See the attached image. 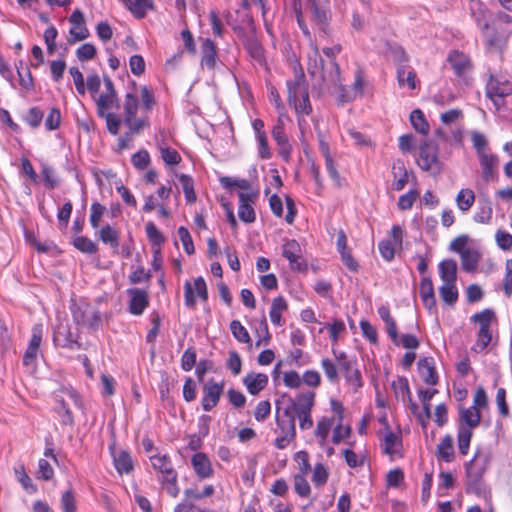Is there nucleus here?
Returning a JSON list of instances; mask_svg holds the SVG:
<instances>
[{
    "label": "nucleus",
    "mask_w": 512,
    "mask_h": 512,
    "mask_svg": "<svg viewBox=\"0 0 512 512\" xmlns=\"http://www.w3.org/2000/svg\"><path fill=\"white\" fill-rule=\"evenodd\" d=\"M153 468L161 475L158 480L166 492L177 497L180 489L177 485L178 474L174 469L171 458L167 454H155L149 457Z\"/></svg>",
    "instance_id": "obj_1"
},
{
    "label": "nucleus",
    "mask_w": 512,
    "mask_h": 512,
    "mask_svg": "<svg viewBox=\"0 0 512 512\" xmlns=\"http://www.w3.org/2000/svg\"><path fill=\"white\" fill-rule=\"evenodd\" d=\"M468 11L470 16L475 21L478 28L487 38L490 46L497 44V39L489 36L490 22L492 20V13L487 5L481 0H470L468 3Z\"/></svg>",
    "instance_id": "obj_2"
},
{
    "label": "nucleus",
    "mask_w": 512,
    "mask_h": 512,
    "mask_svg": "<svg viewBox=\"0 0 512 512\" xmlns=\"http://www.w3.org/2000/svg\"><path fill=\"white\" fill-rule=\"evenodd\" d=\"M418 166L433 175L441 171V163L438 158V145L431 140H424L419 145Z\"/></svg>",
    "instance_id": "obj_3"
},
{
    "label": "nucleus",
    "mask_w": 512,
    "mask_h": 512,
    "mask_svg": "<svg viewBox=\"0 0 512 512\" xmlns=\"http://www.w3.org/2000/svg\"><path fill=\"white\" fill-rule=\"evenodd\" d=\"M73 320L77 325L97 329L101 323L100 312L86 302L73 303L71 306Z\"/></svg>",
    "instance_id": "obj_4"
},
{
    "label": "nucleus",
    "mask_w": 512,
    "mask_h": 512,
    "mask_svg": "<svg viewBox=\"0 0 512 512\" xmlns=\"http://www.w3.org/2000/svg\"><path fill=\"white\" fill-rule=\"evenodd\" d=\"M196 295L200 300L206 302L208 300V290L205 280L200 276L191 284L190 281L184 283V300L188 308H195Z\"/></svg>",
    "instance_id": "obj_5"
},
{
    "label": "nucleus",
    "mask_w": 512,
    "mask_h": 512,
    "mask_svg": "<svg viewBox=\"0 0 512 512\" xmlns=\"http://www.w3.org/2000/svg\"><path fill=\"white\" fill-rule=\"evenodd\" d=\"M512 93V84L509 81H500L494 76H490L486 84V95L493 103L499 107L503 99Z\"/></svg>",
    "instance_id": "obj_6"
},
{
    "label": "nucleus",
    "mask_w": 512,
    "mask_h": 512,
    "mask_svg": "<svg viewBox=\"0 0 512 512\" xmlns=\"http://www.w3.org/2000/svg\"><path fill=\"white\" fill-rule=\"evenodd\" d=\"M282 254L289 261L292 270L304 271L307 269V265L302 259L301 246L296 240L286 241L282 248Z\"/></svg>",
    "instance_id": "obj_7"
},
{
    "label": "nucleus",
    "mask_w": 512,
    "mask_h": 512,
    "mask_svg": "<svg viewBox=\"0 0 512 512\" xmlns=\"http://www.w3.org/2000/svg\"><path fill=\"white\" fill-rule=\"evenodd\" d=\"M286 85L288 91L287 101L289 105H292V103L298 101L300 97L309 94L308 84L306 82L305 74L302 68H299V70L295 69L294 79L288 80Z\"/></svg>",
    "instance_id": "obj_8"
},
{
    "label": "nucleus",
    "mask_w": 512,
    "mask_h": 512,
    "mask_svg": "<svg viewBox=\"0 0 512 512\" xmlns=\"http://www.w3.org/2000/svg\"><path fill=\"white\" fill-rule=\"evenodd\" d=\"M69 22L71 23V28L69 30L70 38L68 39L70 44L82 41L89 36V31L85 25L84 15L79 9L72 12L69 17Z\"/></svg>",
    "instance_id": "obj_9"
},
{
    "label": "nucleus",
    "mask_w": 512,
    "mask_h": 512,
    "mask_svg": "<svg viewBox=\"0 0 512 512\" xmlns=\"http://www.w3.org/2000/svg\"><path fill=\"white\" fill-rule=\"evenodd\" d=\"M224 388V383L208 381L203 387V397L201 400L204 411H211L219 402Z\"/></svg>",
    "instance_id": "obj_10"
},
{
    "label": "nucleus",
    "mask_w": 512,
    "mask_h": 512,
    "mask_svg": "<svg viewBox=\"0 0 512 512\" xmlns=\"http://www.w3.org/2000/svg\"><path fill=\"white\" fill-rule=\"evenodd\" d=\"M447 62L450 64L455 75L459 78H464L472 70L469 57L457 50L449 52Z\"/></svg>",
    "instance_id": "obj_11"
},
{
    "label": "nucleus",
    "mask_w": 512,
    "mask_h": 512,
    "mask_svg": "<svg viewBox=\"0 0 512 512\" xmlns=\"http://www.w3.org/2000/svg\"><path fill=\"white\" fill-rule=\"evenodd\" d=\"M53 341L56 345L70 350L81 349L82 345L73 336L68 325L60 324L54 332Z\"/></svg>",
    "instance_id": "obj_12"
},
{
    "label": "nucleus",
    "mask_w": 512,
    "mask_h": 512,
    "mask_svg": "<svg viewBox=\"0 0 512 512\" xmlns=\"http://www.w3.org/2000/svg\"><path fill=\"white\" fill-rule=\"evenodd\" d=\"M257 197V193H239V208H238V216L241 221L245 223H252L255 221V211L252 207L255 199Z\"/></svg>",
    "instance_id": "obj_13"
},
{
    "label": "nucleus",
    "mask_w": 512,
    "mask_h": 512,
    "mask_svg": "<svg viewBox=\"0 0 512 512\" xmlns=\"http://www.w3.org/2000/svg\"><path fill=\"white\" fill-rule=\"evenodd\" d=\"M130 297L129 312L133 315H141L149 305L148 293L139 288H131L127 290Z\"/></svg>",
    "instance_id": "obj_14"
},
{
    "label": "nucleus",
    "mask_w": 512,
    "mask_h": 512,
    "mask_svg": "<svg viewBox=\"0 0 512 512\" xmlns=\"http://www.w3.org/2000/svg\"><path fill=\"white\" fill-rule=\"evenodd\" d=\"M315 402V393L314 392H305L299 394L295 400H291L290 405L286 408H289L291 414L294 416L297 414H305L311 413L312 408Z\"/></svg>",
    "instance_id": "obj_15"
},
{
    "label": "nucleus",
    "mask_w": 512,
    "mask_h": 512,
    "mask_svg": "<svg viewBox=\"0 0 512 512\" xmlns=\"http://www.w3.org/2000/svg\"><path fill=\"white\" fill-rule=\"evenodd\" d=\"M191 464L195 474L200 479H207L213 476L214 470L212 463L205 453L198 452L191 458Z\"/></svg>",
    "instance_id": "obj_16"
},
{
    "label": "nucleus",
    "mask_w": 512,
    "mask_h": 512,
    "mask_svg": "<svg viewBox=\"0 0 512 512\" xmlns=\"http://www.w3.org/2000/svg\"><path fill=\"white\" fill-rule=\"evenodd\" d=\"M468 489L477 490L480 486L484 468L478 465L476 456L465 465Z\"/></svg>",
    "instance_id": "obj_17"
},
{
    "label": "nucleus",
    "mask_w": 512,
    "mask_h": 512,
    "mask_svg": "<svg viewBox=\"0 0 512 512\" xmlns=\"http://www.w3.org/2000/svg\"><path fill=\"white\" fill-rule=\"evenodd\" d=\"M385 429L386 433L381 441L380 446L384 454L392 457L402 447V438L400 434H396L393 431H391L387 424Z\"/></svg>",
    "instance_id": "obj_18"
},
{
    "label": "nucleus",
    "mask_w": 512,
    "mask_h": 512,
    "mask_svg": "<svg viewBox=\"0 0 512 512\" xmlns=\"http://www.w3.org/2000/svg\"><path fill=\"white\" fill-rule=\"evenodd\" d=\"M217 63V46L209 38L201 45V64L209 70H214Z\"/></svg>",
    "instance_id": "obj_19"
},
{
    "label": "nucleus",
    "mask_w": 512,
    "mask_h": 512,
    "mask_svg": "<svg viewBox=\"0 0 512 512\" xmlns=\"http://www.w3.org/2000/svg\"><path fill=\"white\" fill-rule=\"evenodd\" d=\"M338 368L344 374L347 383L354 389L362 387L363 382L361 373L354 367V362L352 360H343Z\"/></svg>",
    "instance_id": "obj_20"
},
{
    "label": "nucleus",
    "mask_w": 512,
    "mask_h": 512,
    "mask_svg": "<svg viewBox=\"0 0 512 512\" xmlns=\"http://www.w3.org/2000/svg\"><path fill=\"white\" fill-rule=\"evenodd\" d=\"M418 370L422 380L428 385H436L438 376L434 367L432 357H424L418 361Z\"/></svg>",
    "instance_id": "obj_21"
},
{
    "label": "nucleus",
    "mask_w": 512,
    "mask_h": 512,
    "mask_svg": "<svg viewBox=\"0 0 512 512\" xmlns=\"http://www.w3.org/2000/svg\"><path fill=\"white\" fill-rule=\"evenodd\" d=\"M419 294L425 308L432 311L436 307V299L432 280L429 277H423L420 282Z\"/></svg>",
    "instance_id": "obj_22"
},
{
    "label": "nucleus",
    "mask_w": 512,
    "mask_h": 512,
    "mask_svg": "<svg viewBox=\"0 0 512 512\" xmlns=\"http://www.w3.org/2000/svg\"><path fill=\"white\" fill-rule=\"evenodd\" d=\"M243 383L251 395L259 394L268 384V376L264 373H249Z\"/></svg>",
    "instance_id": "obj_23"
},
{
    "label": "nucleus",
    "mask_w": 512,
    "mask_h": 512,
    "mask_svg": "<svg viewBox=\"0 0 512 512\" xmlns=\"http://www.w3.org/2000/svg\"><path fill=\"white\" fill-rule=\"evenodd\" d=\"M479 163L482 167V178L489 181L494 177V174L499 165V159L496 155L487 152L478 156Z\"/></svg>",
    "instance_id": "obj_24"
},
{
    "label": "nucleus",
    "mask_w": 512,
    "mask_h": 512,
    "mask_svg": "<svg viewBox=\"0 0 512 512\" xmlns=\"http://www.w3.org/2000/svg\"><path fill=\"white\" fill-rule=\"evenodd\" d=\"M284 417H276V424L279 428L281 435H286L288 437L294 438L296 437V426H295V416L291 414L289 408L284 409Z\"/></svg>",
    "instance_id": "obj_25"
},
{
    "label": "nucleus",
    "mask_w": 512,
    "mask_h": 512,
    "mask_svg": "<svg viewBox=\"0 0 512 512\" xmlns=\"http://www.w3.org/2000/svg\"><path fill=\"white\" fill-rule=\"evenodd\" d=\"M98 237L104 244L109 245L115 253L118 252L120 233L117 229L107 224L99 230Z\"/></svg>",
    "instance_id": "obj_26"
},
{
    "label": "nucleus",
    "mask_w": 512,
    "mask_h": 512,
    "mask_svg": "<svg viewBox=\"0 0 512 512\" xmlns=\"http://www.w3.org/2000/svg\"><path fill=\"white\" fill-rule=\"evenodd\" d=\"M459 419V426L469 427L472 431L480 424L481 414L476 407L462 408L459 411Z\"/></svg>",
    "instance_id": "obj_27"
},
{
    "label": "nucleus",
    "mask_w": 512,
    "mask_h": 512,
    "mask_svg": "<svg viewBox=\"0 0 512 512\" xmlns=\"http://www.w3.org/2000/svg\"><path fill=\"white\" fill-rule=\"evenodd\" d=\"M439 275L443 283H456L457 263L453 259H445L439 263Z\"/></svg>",
    "instance_id": "obj_28"
},
{
    "label": "nucleus",
    "mask_w": 512,
    "mask_h": 512,
    "mask_svg": "<svg viewBox=\"0 0 512 512\" xmlns=\"http://www.w3.org/2000/svg\"><path fill=\"white\" fill-rule=\"evenodd\" d=\"M122 3L138 19L144 18L153 7L152 0H122Z\"/></svg>",
    "instance_id": "obj_29"
},
{
    "label": "nucleus",
    "mask_w": 512,
    "mask_h": 512,
    "mask_svg": "<svg viewBox=\"0 0 512 512\" xmlns=\"http://www.w3.org/2000/svg\"><path fill=\"white\" fill-rule=\"evenodd\" d=\"M392 174L394 176L393 189L401 191L408 182V173L402 160H396L393 163Z\"/></svg>",
    "instance_id": "obj_30"
},
{
    "label": "nucleus",
    "mask_w": 512,
    "mask_h": 512,
    "mask_svg": "<svg viewBox=\"0 0 512 512\" xmlns=\"http://www.w3.org/2000/svg\"><path fill=\"white\" fill-rule=\"evenodd\" d=\"M98 115L110 113V110L119 108V98L117 94H100L96 99Z\"/></svg>",
    "instance_id": "obj_31"
},
{
    "label": "nucleus",
    "mask_w": 512,
    "mask_h": 512,
    "mask_svg": "<svg viewBox=\"0 0 512 512\" xmlns=\"http://www.w3.org/2000/svg\"><path fill=\"white\" fill-rule=\"evenodd\" d=\"M308 3L312 20L324 31L328 22V11L317 0H308Z\"/></svg>",
    "instance_id": "obj_32"
},
{
    "label": "nucleus",
    "mask_w": 512,
    "mask_h": 512,
    "mask_svg": "<svg viewBox=\"0 0 512 512\" xmlns=\"http://www.w3.org/2000/svg\"><path fill=\"white\" fill-rule=\"evenodd\" d=\"M481 260V254L475 249H466L461 253L462 269L466 272H474Z\"/></svg>",
    "instance_id": "obj_33"
},
{
    "label": "nucleus",
    "mask_w": 512,
    "mask_h": 512,
    "mask_svg": "<svg viewBox=\"0 0 512 512\" xmlns=\"http://www.w3.org/2000/svg\"><path fill=\"white\" fill-rule=\"evenodd\" d=\"M437 457L447 463H450L455 458L453 438L451 435H446L437 446Z\"/></svg>",
    "instance_id": "obj_34"
},
{
    "label": "nucleus",
    "mask_w": 512,
    "mask_h": 512,
    "mask_svg": "<svg viewBox=\"0 0 512 512\" xmlns=\"http://www.w3.org/2000/svg\"><path fill=\"white\" fill-rule=\"evenodd\" d=\"M493 208L489 199L479 201L478 210L474 214V221L481 224H488L492 220Z\"/></svg>",
    "instance_id": "obj_35"
},
{
    "label": "nucleus",
    "mask_w": 512,
    "mask_h": 512,
    "mask_svg": "<svg viewBox=\"0 0 512 512\" xmlns=\"http://www.w3.org/2000/svg\"><path fill=\"white\" fill-rule=\"evenodd\" d=\"M455 201L460 211L468 212L475 202V193L469 188H463L458 192Z\"/></svg>",
    "instance_id": "obj_36"
},
{
    "label": "nucleus",
    "mask_w": 512,
    "mask_h": 512,
    "mask_svg": "<svg viewBox=\"0 0 512 512\" xmlns=\"http://www.w3.org/2000/svg\"><path fill=\"white\" fill-rule=\"evenodd\" d=\"M286 309H287V302L282 296L276 297L272 301L269 315H270L271 322L274 325H276V326L282 325V312L285 311Z\"/></svg>",
    "instance_id": "obj_37"
},
{
    "label": "nucleus",
    "mask_w": 512,
    "mask_h": 512,
    "mask_svg": "<svg viewBox=\"0 0 512 512\" xmlns=\"http://www.w3.org/2000/svg\"><path fill=\"white\" fill-rule=\"evenodd\" d=\"M439 295L444 303L453 306L458 300V289L456 283H443L439 287Z\"/></svg>",
    "instance_id": "obj_38"
},
{
    "label": "nucleus",
    "mask_w": 512,
    "mask_h": 512,
    "mask_svg": "<svg viewBox=\"0 0 512 512\" xmlns=\"http://www.w3.org/2000/svg\"><path fill=\"white\" fill-rule=\"evenodd\" d=\"M139 102L137 96L132 93H126L124 97L123 109H124V122H129V118H134L137 114Z\"/></svg>",
    "instance_id": "obj_39"
},
{
    "label": "nucleus",
    "mask_w": 512,
    "mask_h": 512,
    "mask_svg": "<svg viewBox=\"0 0 512 512\" xmlns=\"http://www.w3.org/2000/svg\"><path fill=\"white\" fill-rule=\"evenodd\" d=\"M410 121L411 125L418 133L423 135L428 134L430 126L420 109H415L411 112Z\"/></svg>",
    "instance_id": "obj_40"
},
{
    "label": "nucleus",
    "mask_w": 512,
    "mask_h": 512,
    "mask_svg": "<svg viewBox=\"0 0 512 512\" xmlns=\"http://www.w3.org/2000/svg\"><path fill=\"white\" fill-rule=\"evenodd\" d=\"M473 432L469 427L458 426L457 440L460 454L466 455L469 451Z\"/></svg>",
    "instance_id": "obj_41"
},
{
    "label": "nucleus",
    "mask_w": 512,
    "mask_h": 512,
    "mask_svg": "<svg viewBox=\"0 0 512 512\" xmlns=\"http://www.w3.org/2000/svg\"><path fill=\"white\" fill-rule=\"evenodd\" d=\"M397 81L400 87H403L405 84L410 89L416 88V73L413 70L406 71L404 65H400L397 68Z\"/></svg>",
    "instance_id": "obj_42"
},
{
    "label": "nucleus",
    "mask_w": 512,
    "mask_h": 512,
    "mask_svg": "<svg viewBox=\"0 0 512 512\" xmlns=\"http://www.w3.org/2000/svg\"><path fill=\"white\" fill-rule=\"evenodd\" d=\"M307 70L312 77H315L317 75H320L321 77L322 74L324 73V60L319 55L317 49H315L313 54L309 56Z\"/></svg>",
    "instance_id": "obj_43"
},
{
    "label": "nucleus",
    "mask_w": 512,
    "mask_h": 512,
    "mask_svg": "<svg viewBox=\"0 0 512 512\" xmlns=\"http://www.w3.org/2000/svg\"><path fill=\"white\" fill-rule=\"evenodd\" d=\"M115 468L119 473H129L133 469V463L130 455L121 451L118 455H113Z\"/></svg>",
    "instance_id": "obj_44"
},
{
    "label": "nucleus",
    "mask_w": 512,
    "mask_h": 512,
    "mask_svg": "<svg viewBox=\"0 0 512 512\" xmlns=\"http://www.w3.org/2000/svg\"><path fill=\"white\" fill-rule=\"evenodd\" d=\"M495 318V313L492 309H484L483 311L471 316L470 320L479 324V329H490L492 320Z\"/></svg>",
    "instance_id": "obj_45"
},
{
    "label": "nucleus",
    "mask_w": 512,
    "mask_h": 512,
    "mask_svg": "<svg viewBox=\"0 0 512 512\" xmlns=\"http://www.w3.org/2000/svg\"><path fill=\"white\" fill-rule=\"evenodd\" d=\"M179 181L182 185L187 203H194L196 201V194L194 191V181L192 177L187 174H181L179 176Z\"/></svg>",
    "instance_id": "obj_46"
},
{
    "label": "nucleus",
    "mask_w": 512,
    "mask_h": 512,
    "mask_svg": "<svg viewBox=\"0 0 512 512\" xmlns=\"http://www.w3.org/2000/svg\"><path fill=\"white\" fill-rule=\"evenodd\" d=\"M244 47L250 56L255 60H260L263 56V50L259 41L253 36H247L244 39Z\"/></svg>",
    "instance_id": "obj_47"
},
{
    "label": "nucleus",
    "mask_w": 512,
    "mask_h": 512,
    "mask_svg": "<svg viewBox=\"0 0 512 512\" xmlns=\"http://www.w3.org/2000/svg\"><path fill=\"white\" fill-rule=\"evenodd\" d=\"M73 245L76 249L86 254H95L98 251L97 245L85 236L75 237Z\"/></svg>",
    "instance_id": "obj_48"
},
{
    "label": "nucleus",
    "mask_w": 512,
    "mask_h": 512,
    "mask_svg": "<svg viewBox=\"0 0 512 512\" xmlns=\"http://www.w3.org/2000/svg\"><path fill=\"white\" fill-rule=\"evenodd\" d=\"M145 231L149 241L152 243L153 248H160L164 243L165 238L158 230L153 222H148L145 226Z\"/></svg>",
    "instance_id": "obj_49"
},
{
    "label": "nucleus",
    "mask_w": 512,
    "mask_h": 512,
    "mask_svg": "<svg viewBox=\"0 0 512 512\" xmlns=\"http://www.w3.org/2000/svg\"><path fill=\"white\" fill-rule=\"evenodd\" d=\"M60 506L63 512H77L76 495L71 489L62 493Z\"/></svg>",
    "instance_id": "obj_50"
},
{
    "label": "nucleus",
    "mask_w": 512,
    "mask_h": 512,
    "mask_svg": "<svg viewBox=\"0 0 512 512\" xmlns=\"http://www.w3.org/2000/svg\"><path fill=\"white\" fill-rule=\"evenodd\" d=\"M321 367L331 383H337L339 381L338 366L332 360L324 358L321 361Z\"/></svg>",
    "instance_id": "obj_51"
},
{
    "label": "nucleus",
    "mask_w": 512,
    "mask_h": 512,
    "mask_svg": "<svg viewBox=\"0 0 512 512\" xmlns=\"http://www.w3.org/2000/svg\"><path fill=\"white\" fill-rule=\"evenodd\" d=\"M230 329L233 336L241 343H250L251 338L247 329L238 320H233L230 323Z\"/></svg>",
    "instance_id": "obj_52"
},
{
    "label": "nucleus",
    "mask_w": 512,
    "mask_h": 512,
    "mask_svg": "<svg viewBox=\"0 0 512 512\" xmlns=\"http://www.w3.org/2000/svg\"><path fill=\"white\" fill-rule=\"evenodd\" d=\"M90 224L94 229H97L100 226V221L107 211L106 207L99 202H93L90 208Z\"/></svg>",
    "instance_id": "obj_53"
},
{
    "label": "nucleus",
    "mask_w": 512,
    "mask_h": 512,
    "mask_svg": "<svg viewBox=\"0 0 512 512\" xmlns=\"http://www.w3.org/2000/svg\"><path fill=\"white\" fill-rule=\"evenodd\" d=\"M492 340V333L490 329H479L477 333V340L474 346L472 347V350L475 352H481L483 351L491 342Z\"/></svg>",
    "instance_id": "obj_54"
},
{
    "label": "nucleus",
    "mask_w": 512,
    "mask_h": 512,
    "mask_svg": "<svg viewBox=\"0 0 512 512\" xmlns=\"http://www.w3.org/2000/svg\"><path fill=\"white\" fill-rule=\"evenodd\" d=\"M333 418L328 417H322L318 422L315 430L316 437L320 438L322 442H324L328 434L330 432V429L333 425Z\"/></svg>",
    "instance_id": "obj_55"
},
{
    "label": "nucleus",
    "mask_w": 512,
    "mask_h": 512,
    "mask_svg": "<svg viewBox=\"0 0 512 512\" xmlns=\"http://www.w3.org/2000/svg\"><path fill=\"white\" fill-rule=\"evenodd\" d=\"M471 141L476 150L477 156L489 152L488 141L484 134L477 131L472 132Z\"/></svg>",
    "instance_id": "obj_56"
},
{
    "label": "nucleus",
    "mask_w": 512,
    "mask_h": 512,
    "mask_svg": "<svg viewBox=\"0 0 512 512\" xmlns=\"http://www.w3.org/2000/svg\"><path fill=\"white\" fill-rule=\"evenodd\" d=\"M305 475L306 474H297L294 476V489L300 497H308L311 492L310 485Z\"/></svg>",
    "instance_id": "obj_57"
},
{
    "label": "nucleus",
    "mask_w": 512,
    "mask_h": 512,
    "mask_svg": "<svg viewBox=\"0 0 512 512\" xmlns=\"http://www.w3.org/2000/svg\"><path fill=\"white\" fill-rule=\"evenodd\" d=\"M99 117L105 119L106 127L110 134L117 135L119 133V129L121 126V119L117 114L110 112V113H105V114L99 115Z\"/></svg>",
    "instance_id": "obj_58"
},
{
    "label": "nucleus",
    "mask_w": 512,
    "mask_h": 512,
    "mask_svg": "<svg viewBox=\"0 0 512 512\" xmlns=\"http://www.w3.org/2000/svg\"><path fill=\"white\" fill-rule=\"evenodd\" d=\"M220 183L224 188L237 187L244 191L251 189V183L247 179H233L231 177L224 176L220 178Z\"/></svg>",
    "instance_id": "obj_59"
},
{
    "label": "nucleus",
    "mask_w": 512,
    "mask_h": 512,
    "mask_svg": "<svg viewBox=\"0 0 512 512\" xmlns=\"http://www.w3.org/2000/svg\"><path fill=\"white\" fill-rule=\"evenodd\" d=\"M133 166L138 170H144L150 163V156L147 150H139L131 157Z\"/></svg>",
    "instance_id": "obj_60"
},
{
    "label": "nucleus",
    "mask_w": 512,
    "mask_h": 512,
    "mask_svg": "<svg viewBox=\"0 0 512 512\" xmlns=\"http://www.w3.org/2000/svg\"><path fill=\"white\" fill-rule=\"evenodd\" d=\"M197 353L194 347L187 348L181 357V368L190 371L196 364Z\"/></svg>",
    "instance_id": "obj_61"
},
{
    "label": "nucleus",
    "mask_w": 512,
    "mask_h": 512,
    "mask_svg": "<svg viewBox=\"0 0 512 512\" xmlns=\"http://www.w3.org/2000/svg\"><path fill=\"white\" fill-rule=\"evenodd\" d=\"M295 108L296 113L300 116H308L312 112V106L309 100V94H306V96H302L298 99V101H295L292 103V105Z\"/></svg>",
    "instance_id": "obj_62"
},
{
    "label": "nucleus",
    "mask_w": 512,
    "mask_h": 512,
    "mask_svg": "<svg viewBox=\"0 0 512 512\" xmlns=\"http://www.w3.org/2000/svg\"><path fill=\"white\" fill-rule=\"evenodd\" d=\"M178 236L183 244L184 250L188 255H192L195 252L192 237L187 228L181 226L178 228Z\"/></svg>",
    "instance_id": "obj_63"
},
{
    "label": "nucleus",
    "mask_w": 512,
    "mask_h": 512,
    "mask_svg": "<svg viewBox=\"0 0 512 512\" xmlns=\"http://www.w3.org/2000/svg\"><path fill=\"white\" fill-rule=\"evenodd\" d=\"M503 291L506 296L512 295V259L505 262V276L503 278Z\"/></svg>",
    "instance_id": "obj_64"
}]
</instances>
